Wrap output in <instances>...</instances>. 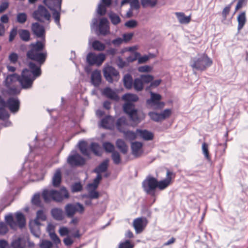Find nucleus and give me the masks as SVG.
<instances>
[{
	"mask_svg": "<svg viewBox=\"0 0 248 248\" xmlns=\"http://www.w3.org/2000/svg\"><path fill=\"white\" fill-rule=\"evenodd\" d=\"M19 75L17 74H13L8 75L4 81V84L6 88H9L16 81H18Z\"/></svg>",
	"mask_w": 248,
	"mask_h": 248,
	"instance_id": "obj_26",
	"label": "nucleus"
},
{
	"mask_svg": "<svg viewBox=\"0 0 248 248\" xmlns=\"http://www.w3.org/2000/svg\"><path fill=\"white\" fill-rule=\"evenodd\" d=\"M62 0H43V3L53 11L52 16L55 23L60 28V11Z\"/></svg>",
	"mask_w": 248,
	"mask_h": 248,
	"instance_id": "obj_6",
	"label": "nucleus"
},
{
	"mask_svg": "<svg viewBox=\"0 0 248 248\" xmlns=\"http://www.w3.org/2000/svg\"><path fill=\"white\" fill-rule=\"evenodd\" d=\"M122 99L126 102L133 103L137 101L139 99L138 96L136 94L132 93H126L124 94Z\"/></svg>",
	"mask_w": 248,
	"mask_h": 248,
	"instance_id": "obj_38",
	"label": "nucleus"
},
{
	"mask_svg": "<svg viewBox=\"0 0 248 248\" xmlns=\"http://www.w3.org/2000/svg\"><path fill=\"white\" fill-rule=\"evenodd\" d=\"M88 194L87 195H84L83 197L89 198L90 199H96L98 198L99 193L95 190V189L92 188H88Z\"/></svg>",
	"mask_w": 248,
	"mask_h": 248,
	"instance_id": "obj_40",
	"label": "nucleus"
},
{
	"mask_svg": "<svg viewBox=\"0 0 248 248\" xmlns=\"http://www.w3.org/2000/svg\"><path fill=\"white\" fill-rule=\"evenodd\" d=\"M105 55L100 53L98 55L93 53H90L87 56V62L90 65H101L105 60Z\"/></svg>",
	"mask_w": 248,
	"mask_h": 248,
	"instance_id": "obj_15",
	"label": "nucleus"
},
{
	"mask_svg": "<svg viewBox=\"0 0 248 248\" xmlns=\"http://www.w3.org/2000/svg\"><path fill=\"white\" fill-rule=\"evenodd\" d=\"M31 30L37 37L41 39L45 38V30L43 26L37 22L33 23L31 25Z\"/></svg>",
	"mask_w": 248,
	"mask_h": 248,
	"instance_id": "obj_19",
	"label": "nucleus"
},
{
	"mask_svg": "<svg viewBox=\"0 0 248 248\" xmlns=\"http://www.w3.org/2000/svg\"><path fill=\"white\" fill-rule=\"evenodd\" d=\"M51 239L53 241L54 244H59L61 243V240L58 237L55 232L51 233L49 234Z\"/></svg>",
	"mask_w": 248,
	"mask_h": 248,
	"instance_id": "obj_64",
	"label": "nucleus"
},
{
	"mask_svg": "<svg viewBox=\"0 0 248 248\" xmlns=\"http://www.w3.org/2000/svg\"><path fill=\"white\" fill-rule=\"evenodd\" d=\"M42 196L46 202H49L52 200L60 202L69 197L68 191L64 187H62L59 190L44 189L42 192Z\"/></svg>",
	"mask_w": 248,
	"mask_h": 248,
	"instance_id": "obj_3",
	"label": "nucleus"
},
{
	"mask_svg": "<svg viewBox=\"0 0 248 248\" xmlns=\"http://www.w3.org/2000/svg\"><path fill=\"white\" fill-rule=\"evenodd\" d=\"M157 0H141V3L143 7H154L157 4Z\"/></svg>",
	"mask_w": 248,
	"mask_h": 248,
	"instance_id": "obj_49",
	"label": "nucleus"
},
{
	"mask_svg": "<svg viewBox=\"0 0 248 248\" xmlns=\"http://www.w3.org/2000/svg\"><path fill=\"white\" fill-rule=\"evenodd\" d=\"M52 246V243L49 240H42L39 243L40 248H51Z\"/></svg>",
	"mask_w": 248,
	"mask_h": 248,
	"instance_id": "obj_54",
	"label": "nucleus"
},
{
	"mask_svg": "<svg viewBox=\"0 0 248 248\" xmlns=\"http://www.w3.org/2000/svg\"><path fill=\"white\" fill-rule=\"evenodd\" d=\"M45 44L46 39L44 38L41 41L31 43L30 45L31 49L27 53V57L37 62L40 66L45 62L47 57L46 51L44 50Z\"/></svg>",
	"mask_w": 248,
	"mask_h": 248,
	"instance_id": "obj_2",
	"label": "nucleus"
},
{
	"mask_svg": "<svg viewBox=\"0 0 248 248\" xmlns=\"http://www.w3.org/2000/svg\"><path fill=\"white\" fill-rule=\"evenodd\" d=\"M66 215L68 217H73L76 212L82 214L84 211V207L79 202L75 203H68L64 207Z\"/></svg>",
	"mask_w": 248,
	"mask_h": 248,
	"instance_id": "obj_12",
	"label": "nucleus"
},
{
	"mask_svg": "<svg viewBox=\"0 0 248 248\" xmlns=\"http://www.w3.org/2000/svg\"><path fill=\"white\" fill-rule=\"evenodd\" d=\"M102 93L106 97L111 100L118 101L119 99V97L116 92L112 90L109 87H106L104 88L102 92Z\"/></svg>",
	"mask_w": 248,
	"mask_h": 248,
	"instance_id": "obj_23",
	"label": "nucleus"
},
{
	"mask_svg": "<svg viewBox=\"0 0 248 248\" xmlns=\"http://www.w3.org/2000/svg\"><path fill=\"white\" fill-rule=\"evenodd\" d=\"M16 221L14 220L13 214L9 213L4 217L5 221L11 228L16 229L17 227L23 228L25 225V218L22 213L17 212L15 214Z\"/></svg>",
	"mask_w": 248,
	"mask_h": 248,
	"instance_id": "obj_5",
	"label": "nucleus"
},
{
	"mask_svg": "<svg viewBox=\"0 0 248 248\" xmlns=\"http://www.w3.org/2000/svg\"><path fill=\"white\" fill-rule=\"evenodd\" d=\"M151 98L146 100L147 104L155 109H161L165 106V103L160 101L161 96L158 93H150Z\"/></svg>",
	"mask_w": 248,
	"mask_h": 248,
	"instance_id": "obj_11",
	"label": "nucleus"
},
{
	"mask_svg": "<svg viewBox=\"0 0 248 248\" xmlns=\"http://www.w3.org/2000/svg\"><path fill=\"white\" fill-rule=\"evenodd\" d=\"M146 221V219L142 218H136L133 221V226L135 230L136 233H139L141 232L145 226L144 222Z\"/></svg>",
	"mask_w": 248,
	"mask_h": 248,
	"instance_id": "obj_24",
	"label": "nucleus"
},
{
	"mask_svg": "<svg viewBox=\"0 0 248 248\" xmlns=\"http://www.w3.org/2000/svg\"><path fill=\"white\" fill-rule=\"evenodd\" d=\"M92 46L94 50L98 51H103L105 48V45L98 40L93 41Z\"/></svg>",
	"mask_w": 248,
	"mask_h": 248,
	"instance_id": "obj_48",
	"label": "nucleus"
},
{
	"mask_svg": "<svg viewBox=\"0 0 248 248\" xmlns=\"http://www.w3.org/2000/svg\"><path fill=\"white\" fill-rule=\"evenodd\" d=\"M140 78L142 81L143 84L151 83L154 79L153 76L150 75H141Z\"/></svg>",
	"mask_w": 248,
	"mask_h": 248,
	"instance_id": "obj_50",
	"label": "nucleus"
},
{
	"mask_svg": "<svg viewBox=\"0 0 248 248\" xmlns=\"http://www.w3.org/2000/svg\"><path fill=\"white\" fill-rule=\"evenodd\" d=\"M157 180L151 175H148L143 181L142 185L144 191L148 194L155 196V190L157 187Z\"/></svg>",
	"mask_w": 248,
	"mask_h": 248,
	"instance_id": "obj_9",
	"label": "nucleus"
},
{
	"mask_svg": "<svg viewBox=\"0 0 248 248\" xmlns=\"http://www.w3.org/2000/svg\"><path fill=\"white\" fill-rule=\"evenodd\" d=\"M171 112L170 109L167 108L160 113L153 111L149 112L148 115L152 120L159 122L169 118Z\"/></svg>",
	"mask_w": 248,
	"mask_h": 248,
	"instance_id": "obj_14",
	"label": "nucleus"
},
{
	"mask_svg": "<svg viewBox=\"0 0 248 248\" xmlns=\"http://www.w3.org/2000/svg\"><path fill=\"white\" fill-rule=\"evenodd\" d=\"M172 173L169 170L167 172L166 178L160 181H157V187L160 190H163L167 188L171 183V175Z\"/></svg>",
	"mask_w": 248,
	"mask_h": 248,
	"instance_id": "obj_21",
	"label": "nucleus"
},
{
	"mask_svg": "<svg viewBox=\"0 0 248 248\" xmlns=\"http://www.w3.org/2000/svg\"><path fill=\"white\" fill-rule=\"evenodd\" d=\"M143 83L141 78L139 77L136 78L133 82V86L137 91H141L143 89Z\"/></svg>",
	"mask_w": 248,
	"mask_h": 248,
	"instance_id": "obj_42",
	"label": "nucleus"
},
{
	"mask_svg": "<svg viewBox=\"0 0 248 248\" xmlns=\"http://www.w3.org/2000/svg\"><path fill=\"white\" fill-rule=\"evenodd\" d=\"M212 64V61L205 54H202L192 58L190 65L198 71L205 70Z\"/></svg>",
	"mask_w": 248,
	"mask_h": 248,
	"instance_id": "obj_4",
	"label": "nucleus"
},
{
	"mask_svg": "<svg viewBox=\"0 0 248 248\" xmlns=\"http://www.w3.org/2000/svg\"><path fill=\"white\" fill-rule=\"evenodd\" d=\"M175 15L181 24H186L189 23L190 21V16H186L184 13L182 12H176Z\"/></svg>",
	"mask_w": 248,
	"mask_h": 248,
	"instance_id": "obj_31",
	"label": "nucleus"
},
{
	"mask_svg": "<svg viewBox=\"0 0 248 248\" xmlns=\"http://www.w3.org/2000/svg\"><path fill=\"white\" fill-rule=\"evenodd\" d=\"M103 74L106 79L109 83H112L114 80H118L119 78L118 71L111 66L105 67Z\"/></svg>",
	"mask_w": 248,
	"mask_h": 248,
	"instance_id": "obj_13",
	"label": "nucleus"
},
{
	"mask_svg": "<svg viewBox=\"0 0 248 248\" xmlns=\"http://www.w3.org/2000/svg\"><path fill=\"white\" fill-rule=\"evenodd\" d=\"M108 159H105L94 169V172L96 173L97 174H100L101 173L106 171L108 169Z\"/></svg>",
	"mask_w": 248,
	"mask_h": 248,
	"instance_id": "obj_33",
	"label": "nucleus"
},
{
	"mask_svg": "<svg viewBox=\"0 0 248 248\" xmlns=\"http://www.w3.org/2000/svg\"><path fill=\"white\" fill-rule=\"evenodd\" d=\"M82 188V186L80 183H76L71 186V190L73 192L80 191Z\"/></svg>",
	"mask_w": 248,
	"mask_h": 248,
	"instance_id": "obj_60",
	"label": "nucleus"
},
{
	"mask_svg": "<svg viewBox=\"0 0 248 248\" xmlns=\"http://www.w3.org/2000/svg\"><path fill=\"white\" fill-rule=\"evenodd\" d=\"M103 147L105 150L108 153H112L114 152V145L109 142H105L103 144Z\"/></svg>",
	"mask_w": 248,
	"mask_h": 248,
	"instance_id": "obj_52",
	"label": "nucleus"
},
{
	"mask_svg": "<svg viewBox=\"0 0 248 248\" xmlns=\"http://www.w3.org/2000/svg\"><path fill=\"white\" fill-rule=\"evenodd\" d=\"M142 146L143 144L140 142H132L131 143V147L132 155L135 157L140 156L143 152L142 150Z\"/></svg>",
	"mask_w": 248,
	"mask_h": 248,
	"instance_id": "obj_22",
	"label": "nucleus"
},
{
	"mask_svg": "<svg viewBox=\"0 0 248 248\" xmlns=\"http://www.w3.org/2000/svg\"><path fill=\"white\" fill-rule=\"evenodd\" d=\"M7 88L8 89V93L11 95L18 94L20 93V89L17 87H12L10 86L9 88Z\"/></svg>",
	"mask_w": 248,
	"mask_h": 248,
	"instance_id": "obj_59",
	"label": "nucleus"
},
{
	"mask_svg": "<svg viewBox=\"0 0 248 248\" xmlns=\"http://www.w3.org/2000/svg\"><path fill=\"white\" fill-rule=\"evenodd\" d=\"M20 39L24 42H28L30 40V33L28 30L20 29L18 31Z\"/></svg>",
	"mask_w": 248,
	"mask_h": 248,
	"instance_id": "obj_36",
	"label": "nucleus"
},
{
	"mask_svg": "<svg viewBox=\"0 0 248 248\" xmlns=\"http://www.w3.org/2000/svg\"><path fill=\"white\" fill-rule=\"evenodd\" d=\"M18 32L17 27L13 28L10 31L9 41L12 42L14 39L15 37Z\"/></svg>",
	"mask_w": 248,
	"mask_h": 248,
	"instance_id": "obj_63",
	"label": "nucleus"
},
{
	"mask_svg": "<svg viewBox=\"0 0 248 248\" xmlns=\"http://www.w3.org/2000/svg\"><path fill=\"white\" fill-rule=\"evenodd\" d=\"M10 117V114L5 108H0V120L2 121L6 120Z\"/></svg>",
	"mask_w": 248,
	"mask_h": 248,
	"instance_id": "obj_51",
	"label": "nucleus"
},
{
	"mask_svg": "<svg viewBox=\"0 0 248 248\" xmlns=\"http://www.w3.org/2000/svg\"><path fill=\"white\" fill-rule=\"evenodd\" d=\"M134 245L129 240L120 243L118 248H133Z\"/></svg>",
	"mask_w": 248,
	"mask_h": 248,
	"instance_id": "obj_58",
	"label": "nucleus"
},
{
	"mask_svg": "<svg viewBox=\"0 0 248 248\" xmlns=\"http://www.w3.org/2000/svg\"><path fill=\"white\" fill-rule=\"evenodd\" d=\"M101 2L103 3L104 5H103L101 3H100L98 5V7L96 9V12L98 15L103 16L106 14V7L110 5L111 0H101Z\"/></svg>",
	"mask_w": 248,
	"mask_h": 248,
	"instance_id": "obj_25",
	"label": "nucleus"
},
{
	"mask_svg": "<svg viewBox=\"0 0 248 248\" xmlns=\"http://www.w3.org/2000/svg\"><path fill=\"white\" fill-rule=\"evenodd\" d=\"M44 141H40L39 145L35 144L34 147H33L32 145L31 144H29L30 151L31 152H34L36 154H39L37 150L40 148H42L43 145L42 144V142H44V146L47 147H50L52 146L55 143V139L54 138H50V137H46L44 139H43ZM40 140H41L40 139ZM41 154V153H40Z\"/></svg>",
	"mask_w": 248,
	"mask_h": 248,
	"instance_id": "obj_16",
	"label": "nucleus"
},
{
	"mask_svg": "<svg viewBox=\"0 0 248 248\" xmlns=\"http://www.w3.org/2000/svg\"><path fill=\"white\" fill-rule=\"evenodd\" d=\"M116 145L123 154H126L128 148L125 142L123 140H117L116 142Z\"/></svg>",
	"mask_w": 248,
	"mask_h": 248,
	"instance_id": "obj_37",
	"label": "nucleus"
},
{
	"mask_svg": "<svg viewBox=\"0 0 248 248\" xmlns=\"http://www.w3.org/2000/svg\"><path fill=\"white\" fill-rule=\"evenodd\" d=\"M125 27L128 28H134L138 25V22L136 20L132 19L127 21L124 24Z\"/></svg>",
	"mask_w": 248,
	"mask_h": 248,
	"instance_id": "obj_61",
	"label": "nucleus"
},
{
	"mask_svg": "<svg viewBox=\"0 0 248 248\" xmlns=\"http://www.w3.org/2000/svg\"><path fill=\"white\" fill-rule=\"evenodd\" d=\"M124 111L128 115L131 121L138 124L140 120L138 115V110L133 103L126 102L123 105Z\"/></svg>",
	"mask_w": 248,
	"mask_h": 248,
	"instance_id": "obj_10",
	"label": "nucleus"
},
{
	"mask_svg": "<svg viewBox=\"0 0 248 248\" xmlns=\"http://www.w3.org/2000/svg\"><path fill=\"white\" fill-rule=\"evenodd\" d=\"M102 179L101 174H97L96 178L94 179L93 183L89 184L87 185V188H92L93 189H96L99 184L100 181Z\"/></svg>",
	"mask_w": 248,
	"mask_h": 248,
	"instance_id": "obj_45",
	"label": "nucleus"
},
{
	"mask_svg": "<svg viewBox=\"0 0 248 248\" xmlns=\"http://www.w3.org/2000/svg\"><path fill=\"white\" fill-rule=\"evenodd\" d=\"M238 31H240L244 26L246 22V16L245 12L241 13L237 16Z\"/></svg>",
	"mask_w": 248,
	"mask_h": 248,
	"instance_id": "obj_34",
	"label": "nucleus"
},
{
	"mask_svg": "<svg viewBox=\"0 0 248 248\" xmlns=\"http://www.w3.org/2000/svg\"><path fill=\"white\" fill-rule=\"evenodd\" d=\"M102 77L100 70H95L91 73V82L95 87H98L101 82Z\"/></svg>",
	"mask_w": 248,
	"mask_h": 248,
	"instance_id": "obj_20",
	"label": "nucleus"
},
{
	"mask_svg": "<svg viewBox=\"0 0 248 248\" xmlns=\"http://www.w3.org/2000/svg\"><path fill=\"white\" fill-rule=\"evenodd\" d=\"M98 19L97 17L93 19L91 27L92 29L96 28L99 34L106 35L109 33V27L108 21L106 18H102L100 19L99 24L98 25Z\"/></svg>",
	"mask_w": 248,
	"mask_h": 248,
	"instance_id": "obj_7",
	"label": "nucleus"
},
{
	"mask_svg": "<svg viewBox=\"0 0 248 248\" xmlns=\"http://www.w3.org/2000/svg\"><path fill=\"white\" fill-rule=\"evenodd\" d=\"M90 149L91 151L97 155H99V145L95 142H92L90 146Z\"/></svg>",
	"mask_w": 248,
	"mask_h": 248,
	"instance_id": "obj_56",
	"label": "nucleus"
},
{
	"mask_svg": "<svg viewBox=\"0 0 248 248\" xmlns=\"http://www.w3.org/2000/svg\"><path fill=\"white\" fill-rule=\"evenodd\" d=\"M33 18L40 22H45L46 21L49 23L51 15L46 8L43 5H40L37 9L32 13Z\"/></svg>",
	"mask_w": 248,
	"mask_h": 248,
	"instance_id": "obj_8",
	"label": "nucleus"
},
{
	"mask_svg": "<svg viewBox=\"0 0 248 248\" xmlns=\"http://www.w3.org/2000/svg\"><path fill=\"white\" fill-rule=\"evenodd\" d=\"M112 118L110 116H107L101 121V125L103 127L109 129L110 127Z\"/></svg>",
	"mask_w": 248,
	"mask_h": 248,
	"instance_id": "obj_43",
	"label": "nucleus"
},
{
	"mask_svg": "<svg viewBox=\"0 0 248 248\" xmlns=\"http://www.w3.org/2000/svg\"><path fill=\"white\" fill-rule=\"evenodd\" d=\"M62 181V173L61 169H58L56 170L52 178V185L55 187H58L60 186Z\"/></svg>",
	"mask_w": 248,
	"mask_h": 248,
	"instance_id": "obj_28",
	"label": "nucleus"
},
{
	"mask_svg": "<svg viewBox=\"0 0 248 248\" xmlns=\"http://www.w3.org/2000/svg\"><path fill=\"white\" fill-rule=\"evenodd\" d=\"M67 161L72 166H82L85 163V159L77 153L69 155Z\"/></svg>",
	"mask_w": 248,
	"mask_h": 248,
	"instance_id": "obj_17",
	"label": "nucleus"
},
{
	"mask_svg": "<svg viewBox=\"0 0 248 248\" xmlns=\"http://www.w3.org/2000/svg\"><path fill=\"white\" fill-rule=\"evenodd\" d=\"M111 157L114 164L118 165L120 163L121 158L120 154L117 151L112 152Z\"/></svg>",
	"mask_w": 248,
	"mask_h": 248,
	"instance_id": "obj_53",
	"label": "nucleus"
},
{
	"mask_svg": "<svg viewBox=\"0 0 248 248\" xmlns=\"http://www.w3.org/2000/svg\"><path fill=\"white\" fill-rule=\"evenodd\" d=\"M28 66L29 68L23 69L18 78V82L22 89L25 90L31 89L34 81L42 73L40 66L37 65L34 62H29Z\"/></svg>",
	"mask_w": 248,
	"mask_h": 248,
	"instance_id": "obj_1",
	"label": "nucleus"
},
{
	"mask_svg": "<svg viewBox=\"0 0 248 248\" xmlns=\"http://www.w3.org/2000/svg\"><path fill=\"white\" fill-rule=\"evenodd\" d=\"M202 152L204 157L209 160L210 157L208 152V145L207 143L204 142L202 144Z\"/></svg>",
	"mask_w": 248,
	"mask_h": 248,
	"instance_id": "obj_55",
	"label": "nucleus"
},
{
	"mask_svg": "<svg viewBox=\"0 0 248 248\" xmlns=\"http://www.w3.org/2000/svg\"><path fill=\"white\" fill-rule=\"evenodd\" d=\"M6 107L8 108L13 113H16L19 109L20 101L16 97H10L7 100Z\"/></svg>",
	"mask_w": 248,
	"mask_h": 248,
	"instance_id": "obj_18",
	"label": "nucleus"
},
{
	"mask_svg": "<svg viewBox=\"0 0 248 248\" xmlns=\"http://www.w3.org/2000/svg\"><path fill=\"white\" fill-rule=\"evenodd\" d=\"M32 204L40 206L41 204L40 195L39 193L35 194L31 199Z\"/></svg>",
	"mask_w": 248,
	"mask_h": 248,
	"instance_id": "obj_57",
	"label": "nucleus"
},
{
	"mask_svg": "<svg viewBox=\"0 0 248 248\" xmlns=\"http://www.w3.org/2000/svg\"><path fill=\"white\" fill-rule=\"evenodd\" d=\"M122 132L124 133L125 138L130 140H134L137 138V135H139V134L137 133V130L135 132L132 131H125L124 130Z\"/></svg>",
	"mask_w": 248,
	"mask_h": 248,
	"instance_id": "obj_46",
	"label": "nucleus"
},
{
	"mask_svg": "<svg viewBox=\"0 0 248 248\" xmlns=\"http://www.w3.org/2000/svg\"><path fill=\"white\" fill-rule=\"evenodd\" d=\"M78 148L83 155L89 158L90 157V151L88 148L87 143L85 141H80L78 142Z\"/></svg>",
	"mask_w": 248,
	"mask_h": 248,
	"instance_id": "obj_30",
	"label": "nucleus"
},
{
	"mask_svg": "<svg viewBox=\"0 0 248 248\" xmlns=\"http://www.w3.org/2000/svg\"><path fill=\"white\" fill-rule=\"evenodd\" d=\"M18 58V55L15 52L11 53L9 55V57H8V59H9V60L10 61V62L12 63H13V64H15L17 62Z\"/></svg>",
	"mask_w": 248,
	"mask_h": 248,
	"instance_id": "obj_62",
	"label": "nucleus"
},
{
	"mask_svg": "<svg viewBox=\"0 0 248 248\" xmlns=\"http://www.w3.org/2000/svg\"><path fill=\"white\" fill-rule=\"evenodd\" d=\"M123 82L124 87L127 89H131L133 85V79L129 74H126L124 76Z\"/></svg>",
	"mask_w": 248,
	"mask_h": 248,
	"instance_id": "obj_35",
	"label": "nucleus"
},
{
	"mask_svg": "<svg viewBox=\"0 0 248 248\" xmlns=\"http://www.w3.org/2000/svg\"><path fill=\"white\" fill-rule=\"evenodd\" d=\"M27 15L25 13H19L16 15V22L19 24H23L27 20Z\"/></svg>",
	"mask_w": 248,
	"mask_h": 248,
	"instance_id": "obj_47",
	"label": "nucleus"
},
{
	"mask_svg": "<svg viewBox=\"0 0 248 248\" xmlns=\"http://www.w3.org/2000/svg\"><path fill=\"white\" fill-rule=\"evenodd\" d=\"M52 217L57 220H62L63 219L64 214L62 209L59 208H54L51 211Z\"/></svg>",
	"mask_w": 248,
	"mask_h": 248,
	"instance_id": "obj_29",
	"label": "nucleus"
},
{
	"mask_svg": "<svg viewBox=\"0 0 248 248\" xmlns=\"http://www.w3.org/2000/svg\"><path fill=\"white\" fill-rule=\"evenodd\" d=\"M126 125H127V122L124 117H121L117 120L116 126L120 131H123L124 130V126Z\"/></svg>",
	"mask_w": 248,
	"mask_h": 248,
	"instance_id": "obj_41",
	"label": "nucleus"
},
{
	"mask_svg": "<svg viewBox=\"0 0 248 248\" xmlns=\"http://www.w3.org/2000/svg\"><path fill=\"white\" fill-rule=\"evenodd\" d=\"M137 133H138L139 136L145 140H152L154 138L153 133L147 130L137 129Z\"/></svg>",
	"mask_w": 248,
	"mask_h": 248,
	"instance_id": "obj_27",
	"label": "nucleus"
},
{
	"mask_svg": "<svg viewBox=\"0 0 248 248\" xmlns=\"http://www.w3.org/2000/svg\"><path fill=\"white\" fill-rule=\"evenodd\" d=\"M46 219V216L45 212L42 210H38L36 213V218L34 219V223L37 225H39L40 223L39 220L45 221Z\"/></svg>",
	"mask_w": 248,
	"mask_h": 248,
	"instance_id": "obj_39",
	"label": "nucleus"
},
{
	"mask_svg": "<svg viewBox=\"0 0 248 248\" xmlns=\"http://www.w3.org/2000/svg\"><path fill=\"white\" fill-rule=\"evenodd\" d=\"M26 243L24 240L20 237L15 238L11 243L12 248H25Z\"/></svg>",
	"mask_w": 248,
	"mask_h": 248,
	"instance_id": "obj_32",
	"label": "nucleus"
},
{
	"mask_svg": "<svg viewBox=\"0 0 248 248\" xmlns=\"http://www.w3.org/2000/svg\"><path fill=\"white\" fill-rule=\"evenodd\" d=\"M108 16L111 23L114 25L118 24L121 21L119 16L113 12H110Z\"/></svg>",
	"mask_w": 248,
	"mask_h": 248,
	"instance_id": "obj_44",
	"label": "nucleus"
}]
</instances>
